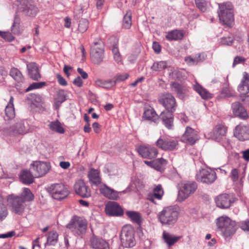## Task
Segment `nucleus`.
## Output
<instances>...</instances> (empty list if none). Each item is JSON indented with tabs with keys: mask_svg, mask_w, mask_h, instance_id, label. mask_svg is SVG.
I'll return each mask as SVG.
<instances>
[{
	"mask_svg": "<svg viewBox=\"0 0 249 249\" xmlns=\"http://www.w3.org/2000/svg\"><path fill=\"white\" fill-rule=\"evenodd\" d=\"M137 151L142 158L149 159L155 158L158 153L157 148L152 146L141 145Z\"/></svg>",
	"mask_w": 249,
	"mask_h": 249,
	"instance_id": "obj_17",
	"label": "nucleus"
},
{
	"mask_svg": "<svg viewBox=\"0 0 249 249\" xmlns=\"http://www.w3.org/2000/svg\"><path fill=\"white\" fill-rule=\"evenodd\" d=\"M238 171L237 169L234 168L231 172V178L233 181H237L238 179Z\"/></svg>",
	"mask_w": 249,
	"mask_h": 249,
	"instance_id": "obj_58",
	"label": "nucleus"
},
{
	"mask_svg": "<svg viewBox=\"0 0 249 249\" xmlns=\"http://www.w3.org/2000/svg\"><path fill=\"white\" fill-rule=\"evenodd\" d=\"M217 225L225 238L233 235L236 230L235 222L227 216L218 218L217 219Z\"/></svg>",
	"mask_w": 249,
	"mask_h": 249,
	"instance_id": "obj_4",
	"label": "nucleus"
},
{
	"mask_svg": "<svg viewBox=\"0 0 249 249\" xmlns=\"http://www.w3.org/2000/svg\"><path fill=\"white\" fill-rule=\"evenodd\" d=\"M106 213L109 216H119L123 214L124 212L120 206L116 202L108 203L105 208Z\"/></svg>",
	"mask_w": 249,
	"mask_h": 249,
	"instance_id": "obj_19",
	"label": "nucleus"
},
{
	"mask_svg": "<svg viewBox=\"0 0 249 249\" xmlns=\"http://www.w3.org/2000/svg\"><path fill=\"white\" fill-rule=\"evenodd\" d=\"M143 117L147 120L155 122L159 117L153 108H148L145 110Z\"/></svg>",
	"mask_w": 249,
	"mask_h": 249,
	"instance_id": "obj_37",
	"label": "nucleus"
},
{
	"mask_svg": "<svg viewBox=\"0 0 249 249\" xmlns=\"http://www.w3.org/2000/svg\"><path fill=\"white\" fill-rule=\"evenodd\" d=\"M234 134L239 140L244 141L249 138V128L245 125H237Z\"/></svg>",
	"mask_w": 249,
	"mask_h": 249,
	"instance_id": "obj_23",
	"label": "nucleus"
},
{
	"mask_svg": "<svg viewBox=\"0 0 249 249\" xmlns=\"http://www.w3.org/2000/svg\"><path fill=\"white\" fill-rule=\"evenodd\" d=\"M197 188V183L193 181H185L182 183L178 191V197L181 201L184 200L193 194Z\"/></svg>",
	"mask_w": 249,
	"mask_h": 249,
	"instance_id": "obj_10",
	"label": "nucleus"
},
{
	"mask_svg": "<svg viewBox=\"0 0 249 249\" xmlns=\"http://www.w3.org/2000/svg\"><path fill=\"white\" fill-rule=\"evenodd\" d=\"M83 81L80 76H77L73 81V84L78 87H81L83 85Z\"/></svg>",
	"mask_w": 249,
	"mask_h": 249,
	"instance_id": "obj_61",
	"label": "nucleus"
},
{
	"mask_svg": "<svg viewBox=\"0 0 249 249\" xmlns=\"http://www.w3.org/2000/svg\"><path fill=\"white\" fill-rule=\"evenodd\" d=\"M174 112L170 110H164L161 112L160 115V117L162 120L163 123L168 129L171 128L173 125L174 120L173 113Z\"/></svg>",
	"mask_w": 249,
	"mask_h": 249,
	"instance_id": "obj_25",
	"label": "nucleus"
},
{
	"mask_svg": "<svg viewBox=\"0 0 249 249\" xmlns=\"http://www.w3.org/2000/svg\"><path fill=\"white\" fill-rule=\"evenodd\" d=\"M58 234L56 231H50L48 234L47 241L45 245L54 246L57 242Z\"/></svg>",
	"mask_w": 249,
	"mask_h": 249,
	"instance_id": "obj_40",
	"label": "nucleus"
},
{
	"mask_svg": "<svg viewBox=\"0 0 249 249\" xmlns=\"http://www.w3.org/2000/svg\"><path fill=\"white\" fill-rule=\"evenodd\" d=\"M171 89L176 92L179 98H183L185 94V89L182 85L177 82H172L171 84Z\"/></svg>",
	"mask_w": 249,
	"mask_h": 249,
	"instance_id": "obj_38",
	"label": "nucleus"
},
{
	"mask_svg": "<svg viewBox=\"0 0 249 249\" xmlns=\"http://www.w3.org/2000/svg\"><path fill=\"white\" fill-rule=\"evenodd\" d=\"M14 129H12V130L15 134L23 135L26 133L25 127L22 122L17 123Z\"/></svg>",
	"mask_w": 249,
	"mask_h": 249,
	"instance_id": "obj_47",
	"label": "nucleus"
},
{
	"mask_svg": "<svg viewBox=\"0 0 249 249\" xmlns=\"http://www.w3.org/2000/svg\"><path fill=\"white\" fill-rule=\"evenodd\" d=\"M88 226V222L86 219L74 216L67 227L70 229L72 232L77 235H80L86 233Z\"/></svg>",
	"mask_w": 249,
	"mask_h": 249,
	"instance_id": "obj_6",
	"label": "nucleus"
},
{
	"mask_svg": "<svg viewBox=\"0 0 249 249\" xmlns=\"http://www.w3.org/2000/svg\"><path fill=\"white\" fill-rule=\"evenodd\" d=\"M98 44L97 42H94V46L92 48L90 54L92 62L97 64H100L104 58V49L102 47H96Z\"/></svg>",
	"mask_w": 249,
	"mask_h": 249,
	"instance_id": "obj_20",
	"label": "nucleus"
},
{
	"mask_svg": "<svg viewBox=\"0 0 249 249\" xmlns=\"http://www.w3.org/2000/svg\"><path fill=\"white\" fill-rule=\"evenodd\" d=\"M28 75L30 78L35 81L39 80L41 77V74L38 66L36 63L30 62L27 64Z\"/></svg>",
	"mask_w": 249,
	"mask_h": 249,
	"instance_id": "obj_22",
	"label": "nucleus"
},
{
	"mask_svg": "<svg viewBox=\"0 0 249 249\" xmlns=\"http://www.w3.org/2000/svg\"><path fill=\"white\" fill-rule=\"evenodd\" d=\"M227 128L225 126L218 124L213 129L209 132L207 137L208 139L214 140L217 142L223 141V145L226 148H229V142L226 139Z\"/></svg>",
	"mask_w": 249,
	"mask_h": 249,
	"instance_id": "obj_5",
	"label": "nucleus"
},
{
	"mask_svg": "<svg viewBox=\"0 0 249 249\" xmlns=\"http://www.w3.org/2000/svg\"><path fill=\"white\" fill-rule=\"evenodd\" d=\"M56 78L59 85L63 86H66L68 85V83L66 80L60 74H56Z\"/></svg>",
	"mask_w": 249,
	"mask_h": 249,
	"instance_id": "obj_57",
	"label": "nucleus"
},
{
	"mask_svg": "<svg viewBox=\"0 0 249 249\" xmlns=\"http://www.w3.org/2000/svg\"><path fill=\"white\" fill-rule=\"evenodd\" d=\"M89 22L86 18H81L79 22L78 31L79 32L83 33L88 29Z\"/></svg>",
	"mask_w": 249,
	"mask_h": 249,
	"instance_id": "obj_46",
	"label": "nucleus"
},
{
	"mask_svg": "<svg viewBox=\"0 0 249 249\" xmlns=\"http://www.w3.org/2000/svg\"><path fill=\"white\" fill-rule=\"evenodd\" d=\"M216 178V173L211 169H202L196 175L198 181L207 184L213 182Z\"/></svg>",
	"mask_w": 249,
	"mask_h": 249,
	"instance_id": "obj_13",
	"label": "nucleus"
},
{
	"mask_svg": "<svg viewBox=\"0 0 249 249\" xmlns=\"http://www.w3.org/2000/svg\"><path fill=\"white\" fill-rule=\"evenodd\" d=\"M152 47L156 53H159L160 52L161 46L158 42H154L153 43Z\"/></svg>",
	"mask_w": 249,
	"mask_h": 249,
	"instance_id": "obj_59",
	"label": "nucleus"
},
{
	"mask_svg": "<svg viewBox=\"0 0 249 249\" xmlns=\"http://www.w3.org/2000/svg\"><path fill=\"white\" fill-rule=\"evenodd\" d=\"M10 75L18 83H22L24 81L23 75L17 68H12L10 71Z\"/></svg>",
	"mask_w": 249,
	"mask_h": 249,
	"instance_id": "obj_36",
	"label": "nucleus"
},
{
	"mask_svg": "<svg viewBox=\"0 0 249 249\" xmlns=\"http://www.w3.org/2000/svg\"><path fill=\"white\" fill-rule=\"evenodd\" d=\"M231 109L233 114L235 116L242 119H246L248 118V115L245 108L240 102L233 103L231 105Z\"/></svg>",
	"mask_w": 249,
	"mask_h": 249,
	"instance_id": "obj_21",
	"label": "nucleus"
},
{
	"mask_svg": "<svg viewBox=\"0 0 249 249\" xmlns=\"http://www.w3.org/2000/svg\"><path fill=\"white\" fill-rule=\"evenodd\" d=\"M199 139L198 132L192 128L187 126L181 138V141L188 144L193 145Z\"/></svg>",
	"mask_w": 249,
	"mask_h": 249,
	"instance_id": "obj_14",
	"label": "nucleus"
},
{
	"mask_svg": "<svg viewBox=\"0 0 249 249\" xmlns=\"http://www.w3.org/2000/svg\"><path fill=\"white\" fill-rule=\"evenodd\" d=\"M20 19L16 16L14 18V22L11 27V32L14 35H19L21 33L20 27Z\"/></svg>",
	"mask_w": 249,
	"mask_h": 249,
	"instance_id": "obj_45",
	"label": "nucleus"
},
{
	"mask_svg": "<svg viewBox=\"0 0 249 249\" xmlns=\"http://www.w3.org/2000/svg\"><path fill=\"white\" fill-rule=\"evenodd\" d=\"M0 36L6 41L9 42H11L15 39V37L13 36L12 34L9 32L0 31Z\"/></svg>",
	"mask_w": 249,
	"mask_h": 249,
	"instance_id": "obj_51",
	"label": "nucleus"
},
{
	"mask_svg": "<svg viewBox=\"0 0 249 249\" xmlns=\"http://www.w3.org/2000/svg\"><path fill=\"white\" fill-rule=\"evenodd\" d=\"M167 67L166 61H161L155 62L153 63L151 69L154 71H161L165 69Z\"/></svg>",
	"mask_w": 249,
	"mask_h": 249,
	"instance_id": "obj_44",
	"label": "nucleus"
},
{
	"mask_svg": "<svg viewBox=\"0 0 249 249\" xmlns=\"http://www.w3.org/2000/svg\"><path fill=\"white\" fill-rule=\"evenodd\" d=\"M185 61L188 64L190 65L196 64L198 63L197 59H196L195 56L194 57H192L191 56H187L185 57Z\"/></svg>",
	"mask_w": 249,
	"mask_h": 249,
	"instance_id": "obj_54",
	"label": "nucleus"
},
{
	"mask_svg": "<svg viewBox=\"0 0 249 249\" xmlns=\"http://www.w3.org/2000/svg\"><path fill=\"white\" fill-rule=\"evenodd\" d=\"M100 191L102 194L109 199L116 200L119 197L118 192L107 185L100 188Z\"/></svg>",
	"mask_w": 249,
	"mask_h": 249,
	"instance_id": "obj_29",
	"label": "nucleus"
},
{
	"mask_svg": "<svg viewBox=\"0 0 249 249\" xmlns=\"http://www.w3.org/2000/svg\"><path fill=\"white\" fill-rule=\"evenodd\" d=\"M120 239L123 246L125 248H131L135 245L134 231L130 226L123 227L120 234Z\"/></svg>",
	"mask_w": 249,
	"mask_h": 249,
	"instance_id": "obj_8",
	"label": "nucleus"
},
{
	"mask_svg": "<svg viewBox=\"0 0 249 249\" xmlns=\"http://www.w3.org/2000/svg\"><path fill=\"white\" fill-rule=\"evenodd\" d=\"M193 88L203 99L207 100L212 97V94L197 83L194 85Z\"/></svg>",
	"mask_w": 249,
	"mask_h": 249,
	"instance_id": "obj_32",
	"label": "nucleus"
},
{
	"mask_svg": "<svg viewBox=\"0 0 249 249\" xmlns=\"http://www.w3.org/2000/svg\"><path fill=\"white\" fill-rule=\"evenodd\" d=\"M196 7L202 12H205L207 10V3L205 0H195Z\"/></svg>",
	"mask_w": 249,
	"mask_h": 249,
	"instance_id": "obj_50",
	"label": "nucleus"
},
{
	"mask_svg": "<svg viewBox=\"0 0 249 249\" xmlns=\"http://www.w3.org/2000/svg\"><path fill=\"white\" fill-rule=\"evenodd\" d=\"M240 227L243 230L249 231V220L241 223Z\"/></svg>",
	"mask_w": 249,
	"mask_h": 249,
	"instance_id": "obj_62",
	"label": "nucleus"
},
{
	"mask_svg": "<svg viewBox=\"0 0 249 249\" xmlns=\"http://www.w3.org/2000/svg\"><path fill=\"white\" fill-rule=\"evenodd\" d=\"M56 99L61 100V102H64L66 100V95L63 89H60L57 92V97Z\"/></svg>",
	"mask_w": 249,
	"mask_h": 249,
	"instance_id": "obj_53",
	"label": "nucleus"
},
{
	"mask_svg": "<svg viewBox=\"0 0 249 249\" xmlns=\"http://www.w3.org/2000/svg\"><path fill=\"white\" fill-rule=\"evenodd\" d=\"M153 192V194L149 196V199L155 203L154 198H157L158 200L161 199L163 195L164 192L160 184L156 186L154 189Z\"/></svg>",
	"mask_w": 249,
	"mask_h": 249,
	"instance_id": "obj_34",
	"label": "nucleus"
},
{
	"mask_svg": "<svg viewBox=\"0 0 249 249\" xmlns=\"http://www.w3.org/2000/svg\"><path fill=\"white\" fill-rule=\"evenodd\" d=\"M95 85L97 87L110 89L115 86V82L112 80H105L99 79L95 81Z\"/></svg>",
	"mask_w": 249,
	"mask_h": 249,
	"instance_id": "obj_35",
	"label": "nucleus"
},
{
	"mask_svg": "<svg viewBox=\"0 0 249 249\" xmlns=\"http://www.w3.org/2000/svg\"><path fill=\"white\" fill-rule=\"evenodd\" d=\"M51 168L49 162L35 161L31 164L30 170L35 178H40L45 176Z\"/></svg>",
	"mask_w": 249,
	"mask_h": 249,
	"instance_id": "obj_9",
	"label": "nucleus"
},
{
	"mask_svg": "<svg viewBox=\"0 0 249 249\" xmlns=\"http://www.w3.org/2000/svg\"><path fill=\"white\" fill-rule=\"evenodd\" d=\"M179 212L177 208L173 206H168L159 213L158 218L162 225H173L178 220Z\"/></svg>",
	"mask_w": 249,
	"mask_h": 249,
	"instance_id": "obj_3",
	"label": "nucleus"
},
{
	"mask_svg": "<svg viewBox=\"0 0 249 249\" xmlns=\"http://www.w3.org/2000/svg\"><path fill=\"white\" fill-rule=\"evenodd\" d=\"M167 163L166 160L163 158H159L153 160L152 168L155 170L162 172L164 170V166Z\"/></svg>",
	"mask_w": 249,
	"mask_h": 249,
	"instance_id": "obj_39",
	"label": "nucleus"
},
{
	"mask_svg": "<svg viewBox=\"0 0 249 249\" xmlns=\"http://www.w3.org/2000/svg\"><path fill=\"white\" fill-rule=\"evenodd\" d=\"M217 13L221 23L228 27L234 22L233 6L231 2H226L218 4Z\"/></svg>",
	"mask_w": 249,
	"mask_h": 249,
	"instance_id": "obj_2",
	"label": "nucleus"
},
{
	"mask_svg": "<svg viewBox=\"0 0 249 249\" xmlns=\"http://www.w3.org/2000/svg\"><path fill=\"white\" fill-rule=\"evenodd\" d=\"M35 176L31 172L27 170H22L20 174L19 178L21 181L25 184H30L34 182Z\"/></svg>",
	"mask_w": 249,
	"mask_h": 249,
	"instance_id": "obj_28",
	"label": "nucleus"
},
{
	"mask_svg": "<svg viewBox=\"0 0 249 249\" xmlns=\"http://www.w3.org/2000/svg\"><path fill=\"white\" fill-rule=\"evenodd\" d=\"M90 242L93 249H109L108 244L102 238L93 237Z\"/></svg>",
	"mask_w": 249,
	"mask_h": 249,
	"instance_id": "obj_26",
	"label": "nucleus"
},
{
	"mask_svg": "<svg viewBox=\"0 0 249 249\" xmlns=\"http://www.w3.org/2000/svg\"><path fill=\"white\" fill-rule=\"evenodd\" d=\"M77 71L81 75V77L85 79H87L88 77V75L87 73L85 71H84L82 69L78 68L77 69Z\"/></svg>",
	"mask_w": 249,
	"mask_h": 249,
	"instance_id": "obj_64",
	"label": "nucleus"
},
{
	"mask_svg": "<svg viewBox=\"0 0 249 249\" xmlns=\"http://www.w3.org/2000/svg\"><path fill=\"white\" fill-rule=\"evenodd\" d=\"M8 214L7 209L3 204H0V220L4 219Z\"/></svg>",
	"mask_w": 249,
	"mask_h": 249,
	"instance_id": "obj_52",
	"label": "nucleus"
},
{
	"mask_svg": "<svg viewBox=\"0 0 249 249\" xmlns=\"http://www.w3.org/2000/svg\"><path fill=\"white\" fill-rule=\"evenodd\" d=\"M49 127L52 130L58 133L63 134L65 132L64 129L58 120L51 122L49 124Z\"/></svg>",
	"mask_w": 249,
	"mask_h": 249,
	"instance_id": "obj_41",
	"label": "nucleus"
},
{
	"mask_svg": "<svg viewBox=\"0 0 249 249\" xmlns=\"http://www.w3.org/2000/svg\"><path fill=\"white\" fill-rule=\"evenodd\" d=\"M5 117L4 119L5 120H9L13 119L15 117V109L14 107V98L11 96L9 101L6 106L5 109Z\"/></svg>",
	"mask_w": 249,
	"mask_h": 249,
	"instance_id": "obj_27",
	"label": "nucleus"
},
{
	"mask_svg": "<svg viewBox=\"0 0 249 249\" xmlns=\"http://www.w3.org/2000/svg\"><path fill=\"white\" fill-rule=\"evenodd\" d=\"M131 11L128 10L124 17L123 26L125 29H129L131 26Z\"/></svg>",
	"mask_w": 249,
	"mask_h": 249,
	"instance_id": "obj_43",
	"label": "nucleus"
},
{
	"mask_svg": "<svg viewBox=\"0 0 249 249\" xmlns=\"http://www.w3.org/2000/svg\"><path fill=\"white\" fill-rule=\"evenodd\" d=\"M160 102L164 107L166 110L175 111L177 107V104L175 97L170 93L163 94L160 99Z\"/></svg>",
	"mask_w": 249,
	"mask_h": 249,
	"instance_id": "obj_16",
	"label": "nucleus"
},
{
	"mask_svg": "<svg viewBox=\"0 0 249 249\" xmlns=\"http://www.w3.org/2000/svg\"><path fill=\"white\" fill-rule=\"evenodd\" d=\"M51 196L56 200H61L66 198L69 194L67 187L61 183L51 184L47 189Z\"/></svg>",
	"mask_w": 249,
	"mask_h": 249,
	"instance_id": "obj_7",
	"label": "nucleus"
},
{
	"mask_svg": "<svg viewBox=\"0 0 249 249\" xmlns=\"http://www.w3.org/2000/svg\"><path fill=\"white\" fill-rule=\"evenodd\" d=\"M74 191L76 194L82 197L87 198L91 196L90 188L83 180H79L74 184Z\"/></svg>",
	"mask_w": 249,
	"mask_h": 249,
	"instance_id": "obj_18",
	"label": "nucleus"
},
{
	"mask_svg": "<svg viewBox=\"0 0 249 249\" xmlns=\"http://www.w3.org/2000/svg\"><path fill=\"white\" fill-rule=\"evenodd\" d=\"M156 145L159 148L165 151L174 150L178 145V142L175 140L160 137L156 142Z\"/></svg>",
	"mask_w": 249,
	"mask_h": 249,
	"instance_id": "obj_15",
	"label": "nucleus"
},
{
	"mask_svg": "<svg viewBox=\"0 0 249 249\" xmlns=\"http://www.w3.org/2000/svg\"><path fill=\"white\" fill-rule=\"evenodd\" d=\"M34 199V195L31 190L27 188H24L19 196L14 194L9 195L7 201L11 207L12 212L18 215H22L26 207L25 202L32 201Z\"/></svg>",
	"mask_w": 249,
	"mask_h": 249,
	"instance_id": "obj_1",
	"label": "nucleus"
},
{
	"mask_svg": "<svg viewBox=\"0 0 249 249\" xmlns=\"http://www.w3.org/2000/svg\"><path fill=\"white\" fill-rule=\"evenodd\" d=\"M243 158L246 161L249 160V149L241 151Z\"/></svg>",
	"mask_w": 249,
	"mask_h": 249,
	"instance_id": "obj_63",
	"label": "nucleus"
},
{
	"mask_svg": "<svg viewBox=\"0 0 249 249\" xmlns=\"http://www.w3.org/2000/svg\"><path fill=\"white\" fill-rule=\"evenodd\" d=\"M238 91L241 94L245 95L249 92V74L244 72L243 78L238 86Z\"/></svg>",
	"mask_w": 249,
	"mask_h": 249,
	"instance_id": "obj_24",
	"label": "nucleus"
},
{
	"mask_svg": "<svg viewBox=\"0 0 249 249\" xmlns=\"http://www.w3.org/2000/svg\"><path fill=\"white\" fill-rule=\"evenodd\" d=\"M180 238V236L171 234L165 231L162 233L163 240L167 244L168 247H170L174 245V244L177 242Z\"/></svg>",
	"mask_w": 249,
	"mask_h": 249,
	"instance_id": "obj_31",
	"label": "nucleus"
},
{
	"mask_svg": "<svg viewBox=\"0 0 249 249\" xmlns=\"http://www.w3.org/2000/svg\"><path fill=\"white\" fill-rule=\"evenodd\" d=\"M128 74L126 73L118 75L116 76L115 80H114L113 82H115L116 85L117 83L124 81L128 77Z\"/></svg>",
	"mask_w": 249,
	"mask_h": 249,
	"instance_id": "obj_55",
	"label": "nucleus"
},
{
	"mask_svg": "<svg viewBox=\"0 0 249 249\" xmlns=\"http://www.w3.org/2000/svg\"><path fill=\"white\" fill-rule=\"evenodd\" d=\"M126 214L133 222L136 223L138 225L141 224V216L138 212L135 211H127Z\"/></svg>",
	"mask_w": 249,
	"mask_h": 249,
	"instance_id": "obj_42",
	"label": "nucleus"
},
{
	"mask_svg": "<svg viewBox=\"0 0 249 249\" xmlns=\"http://www.w3.org/2000/svg\"><path fill=\"white\" fill-rule=\"evenodd\" d=\"M46 85L45 82H34L31 84L25 90L26 92H29L30 90L41 89Z\"/></svg>",
	"mask_w": 249,
	"mask_h": 249,
	"instance_id": "obj_49",
	"label": "nucleus"
},
{
	"mask_svg": "<svg viewBox=\"0 0 249 249\" xmlns=\"http://www.w3.org/2000/svg\"><path fill=\"white\" fill-rule=\"evenodd\" d=\"M171 77L174 79H178L180 78V71L177 69H174L171 72L169 73Z\"/></svg>",
	"mask_w": 249,
	"mask_h": 249,
	"instance_id": "obj_56",
	"label": "nucleus"
},
{
	"mask_svg": "<svg viewBox=\"0 0 249 249\" xmlns=\"http://www.w3.org/2000/svg\"><path fill=\"white\" fill-rule=\"evenodd\" d=\"M237 200L233 195L222 194L218 195L215 198L216 206L221 209H228Z\"/></svg>",
	"mask_w": 249,
	"mask_h": 249,
	"instance_id": "obj_12",
	"label": "nucleus"
},
{
	"mask_svg": "<svg viewBox=\"0 0 249 249\" xmlns=\"http://www.w3.org/2000/svg\"><path fill=\"white\" fill-rule=\"evenodd\" d=\"M245 61V59L242 57L237 56L234 59L233 63V66L234 67L236 65L243 62Z\"/></svg>",
	"mask_w": 249,
	"mask_h": 249,
	"instance_id": "obj_60",
	"label": "nucleus"
},
{
	"mask_svg": "<svg viewBox=\"0 0 249 249\" xmlns=\"http://www.w3.org/2000/svg\"><path fill=\"white\" fill-rule=\"evenodd\" d=\"M222 93L226 97H231L233 96V90L230 87L229 83L226 82L223 84Z\"/></svg>",
	"mask_w": 249,
	"mask_h": 249,
	"instance_id": "obj_48",
	"label": "nucleus"
},
{
	"mask_svg": "<svg viewBox=\"0 0 249 249\" xmlns=\"http://www.w3.org/2000/svg\"><path fill=\"white\" fill-rule=\"evenodd\" d=\"M183 37V32L178 30L170 31L166 35V39L169 41L180 40Z\"/></svg>",
	"mask_w": 249,
	"mask_h": 249,
	"instance_id": "obj_33",
	"label": "nucleus"
},
{
	"mask_svg": "<svg viewBox=\"0 0 249 249\" xmlns=\"http://www.w3.org/2000/svg\"><path fill=\"white\" fill-rule=\"evenodd\" d=\"M20 9L26 16L34 17L38 12L33 0H20Z\"/></svg>",
	"mask_w": 249,
	"mask_h": 249,
	"instance_id": "obj_11",
	"label": "nucleus"
},
{
	"mask_svg": "<svg viewBox=\"0 0 249 249\" xmlns=\"http://www.w3.org/2000/svg\"><path fill=\"white\" fill-rule=\"evenodd\" d=\"M89 182L94 185L97 186L101 182V178L99 176V172L93 168L91 169L88 173Z\"/></svg>",
	"mask_w": 249,
	"mask_h": 249,
	"instance_id": "obj_30",
	"label": "nucleus"
}]
</instances>
